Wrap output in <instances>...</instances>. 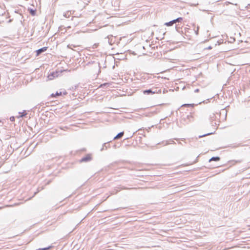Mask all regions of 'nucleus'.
<instances>
[{
  "label": "nucleus",
  "mask_w": 250,
  "mask_h": 250,
  "mask_svg": "<svg viewBox=\"0 0 250 250\" xmlns=\"http://www.w3.org/2000/svg\"><path fill=\"white\" fill-rule=\"evenodd\" d=\"M59 74L58 71L52 72L48 75L47 79L48 80H53L55 78H57Z\"/></svg>",
  "instance_id": "obj_1"
},
{
  "label": "nucleus",
  "mask_w": 250,
  "mask_h": 250,
  "mask_svg": "<svg viewBox=\"0 0 250 250\" xmlns=\"http://www.w3.org/2000/svg\"><path fill=\"white\" fill-rule=\"evenodd\" d=\"M66 94H67V92H66V91H64L63 92H57L55 94L54 93H52L51 95V97H52V98H56V97L59 96H61L62 94L66 95Z\"/></svg>",
  "instance_id": "obj_2"
},
{
  "label": "nucleus",
  "mask_w": 250,
  "mask_h": 250,
  "mask_svg": "<svg viewBox=\"0 0 250 250\" xmlns=\"http://www.w3.org/2000/svg\"><path fill=\"white\" fill-rule=\"evenodd\" d=\"M47 48H48L47 47H43L37 50L36 51L37 56H38L39 55H40V54L41 53H42V52L46 51Z\"/></svg>",
  "instance_id": "obj_3"
},
{
  "label": "nucleus",
  "mask_w": 250,
  "mask_h": 250,
  "mask_svg": "<svg viewBox=\"0 0 250 250\" xmlns=\"http://www.w3.org/2000/svg\"><path fill=\"white\" fill-rule=\"evenodd\" d=\"M161 92V90H159L158 91H152L150 89H148V90H146L145 91H144L143 93L144 94H149V93H151V94H155V93H160Z\"/></svg>",
  "instance_id": "obj_4"
},
{
  "label": "nucleus",
  "mask_w": 250,
  "mask_h": 250,
  "mask_svg": "<svg viewBox=\"0 0 250 250\" xmlns=\"http://www.w3.org/2000/svg\"><path fill=\"white\" fill-rule=\"evenodd\" d=\"M176 23L175 20L171 21L169 22H166L165 25L167 26H172L174 23Z\"/></svg>",
  "instance_id": "obj_5"
},
{
  "label": "nucleus",
  "mask_w": 250,
  "mask_h": 250,
  "mask_svg": "<svg viewBox=\"0 0 250 250\" xmlns=\"http://www.w3.org/2000/svg\"><path fill=\"white\" fill-rule=\"evenodd\" d=\"M124 132H122L119 133V134H117V136H116L114 137V139L116 140V139H119V138H121L124 135Z\"/></svg>",
  "instance_id": "obj_6"
},
{
  "label": "nucleus",
  "mask_w": 250,
  "mask_h": 250,
  "mask_svg": "<svg viewBox=\"0 0 250 250\" xmlns=\"http://www.w3.org/2000/svg\"><path fill=\"white\" fill-rule=\"evenodd\" d=\"M90 159H91L90 156H87L83 158L82 159L81 161L86 162V161L90 160Z\"/></svg>",
  "instance_id": "obj_7"
},
{
  "label": "nucleus",
  "mask_w": 250,
  "mask_h": 250,
  "mask_svg": "<svg viewBox=\"0 0 250 250\" xmlns=\"http://www.w3.org/2000/svg\"><path fill=\"white\" fill-rule=\"evenodd\" d=\"M220 160V157H212L209 160V162L214 161H218Z\"/></svg>",
  "instance_id": "obj_8"
},
{
  "label": "nucleus",
  "mask_w": 250,
  "mask_h": 250,
  "mask_svg": "<svg viewBox=\"0 0 250 250\" xmlns=\"http://www.w3.org/2000/svg\"><path fill=\"white\" fill-rule=\"evenodd\" d=\"M19 116L18 117H22L23 116L27 115V112L25 110L23 111L22 112H19Z\"/></svg>",
  "instance_id": "obj_9"
},
{
  "label": "nucleus",
  "mask_w": 250,
  "mask_h": 250,
  "mask_svg": "<svg viewBox=\"0 0 250 250\" xmlns=\"http://www.w3.org/2000/svg\"><path fill=\"white\" fill-rule=\"evenodd\" d=\"M175 21V22H181L182 21H183V18L182 17H179V18H178L177 19L174 20Z\"/></svg>",
  "instance_id": "obj_10"
},
{
  "label": "nucleus",
  "mask_w": 250,
  "mask_h": 250,
  "mask_svg": "<svg viewBox=\"0 0 250 250\" xmlns=\"http://www.w3.org/2000/svg\"><path fill=\"white\" fill-rule=\"evenodd\" d=\"M10 120L11 122H14L15 120V117L14 116H12L11 117H10Z\"/></svg>",
  "instance_id": "obj_11"
},
{
  "label": "nucleus",
  "mask_w": 250,
  "mask_h": 250,
  "mask_svg": "<svg viewBox=\"0 0 250 250\" xmlns=\"http://www.w3.org/2000/svg\"><path fill=\"white\" fill-rule=\"evenodd\" d=\"M109 85V83H104L103 84H101L100 86H99V87H103V86H105V85Z\"/></svg>",
  "instance_id": "obj_12"
},
{
  "label": "nucleus",
  "mask_w": 250,
  "mask_h": 250,
  "mask_svg": "<svg viewBox=\"0 0 250 250\" xmlns=\"http://www.w3.org/2000/svg\"><path fill=\"white\" fill-rule=\"evenodd\" d=\"M31 13L32 15H34L35 14V12L33 10H31Z\"/></svg>",
  "instance_id": "obj_13"
},
{
  "label": "nucleus",
  "mask_w": 250,
  "mask_h": 250,
  "mask_svg": "<svg viewBox=\"0 0 250 250\" xmlns=\"http://www.w3.org/2000/svg\"><path fill=\"white\" fill-rule=\"evenodd\" d=\"M16 205V203L13 204L12 205H7L6 207H13Z\"/></svg>",
  "instance_id": "obj_14"
},
{
  "label": "nucleus",
  "mask_w": 250,
  "mask_h": 250,
  "mask_svg": "<svg viewBox=\"0 0 250 250\" xmlns=\"http://www.w3.org/2000/svg\"><path fill=\"white\" fill-rule=\"evenodd\" d=\"M189 105H191V104H184L182 106H189Z\"/></svg>",
  "instance_id": "obj_15"
},
{
  "label": "nucleus",
  "mask_w": 250,
  "mask_h": 250,
  "mask_svg": "<svg viewBox=\"0 0 250 250\" xmlns=\"http://www.w3.org/2000/svg\"><path fill=\"white\" fill-rule=\"evenodd\" d=\"M24 199L25 201H26V200H29V198H25H25H24Z\"/></svg>",
  "instance_id": "obj_16"
},
{
  "label": "nucleus",
  "mask_w": 250,
  "mask_h": 250,
  "mask_svg": "<svg viewBox=\"0 0 250 250\" xmlns=\"http://www.w3.org/2000/svg\"><path fill=\"white\" fill-rule=\"evenodd\" d=\"M211 48H212L211 47H210V46L208 47V49H211Z\"/></svg>",
  "instance_id": "obj_17"
},
{
  "label": "nucleus",
  "mask_w": 250,
  "mask_h": 250,
  "mask_svg": "<svg viewBox=\"0 0 250 250\" xmlns=\"http://www.w3.org/2000/svg\"><path fill=\"white\" fill-rule=\"evenodd\" d=\"M11 21V20H9L8 22H10V21Z\"/></svg>",
  "instance_id": "obj_18"
},
{
  "label": "nucleus",
  "mask_w": 250,
  "mask_h": 250,
  "mask_svg": "<svg viewBox=\"0 0 250 250\" xmlns=\"http://www.w3.org/2000/svg\"><path fill=\"white\" fill-rule=\"evenodd\" d=\"M1 120H0V123H1Z\"/></svg>",
  "instance_id": "obj_19"
}]
</instances>
